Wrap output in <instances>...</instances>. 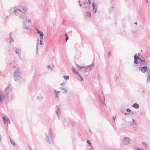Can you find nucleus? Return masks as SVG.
<instances>
[{"label": "nucleus", "mask_w": 150, "mask_h": 150, "mask_svg": "<svg viewBox=\"0 0 150 150\" xmlns=\"http://www.w3.org/2000/svg\"><path fill=\"white\" fill-rule=\"evenodd\" d=\"M9 40H10V43L12 42H14V41L13 40V39L12 38V37H10Z\"/></svg>", "instance_id": "26"}, {"label": "nucleus", "mask_w": 150, "mask_h": 150, "mask_svg": "<svg viewBox=\"0 0 150 150\" xmlns=\"http://www.w3.org/2000/svg\"><path fill=\"white\" fill-rule=\"evenodd\" d=\"M150 81V71L148 72V73L147 75V82L148 83Z\"/></svg>", "instance_id": "18"}, {"label": "nucleus", "mask_w": 150, "mask_h": 150, "mask_svg": "<svg viewBox=\"0 0 150 150\" xmlns=\"http://www.w3.org/2000/svg\"><path fill=\"white\" fill-rule=\"evenodd\" d=\"M16 15L17 16H18L20 18H21L22 20H24L25 21V20L27 22H28L29 24H30V22H31V20L28 19L27 18L23 15H22L21 14H19L18 15V13L16 12Z\"/></svg>", "instance_id": "5"}, {"label": "nucleus", "mask_w": 150, "mask_h": 150, "mask_svg": "<svg viewBox=\"0 0 150 150\" xmlns=\"http://www.w3.org/2000/svg\"><path fill=\"white\" fill-rule=\"evenodd\" d=\"M86 15L87 16L89 17V18L91 16V15L90 12L88 11L86 12Z\"/></svg>", "instance_id": "21"}, {"label": "nucleus", "mask_w": 150, "mask_h": 150, "mask_svg": "<svg viewBox=\"0 0 150 150\" xmlns=\"http://www.w3.org/2000/svg\"><path fill=\"white\" fill-rule=\"evenodd\" d=\"M86 3H88L89 5H90L91 4V0H88V1L86 2Z\"/></svg>", "instance_id": "38"}, {"label": "nucleus", "mask_w": 150, "mask_h": 150, "mask_svg": "<svg viewBox=\"0 0 150 150\" xmlns=\"http://www.w3.org/2000/svg\"><path fill=\"white\" fill-rule=\"evenodd\" d=\"M10 86V85H9L7 86L6 87V88L5 90V92H6L7 90H8L9 89Z\"/></svg>", "instance_id": "32"}, {"label": "nucleus", "mask_w": 150, "mask_h": 150, "mask_svg": "<svg viewBox=\"0 0 150 150\" xmlns=\"http://www.w3.org/2000/svg\"><path fill=\"white\" fill-rule=\"evenodd\" d=\"M94 63H93V64H91L88 66V69L89 68H90V67H93L94 66Z\"/></svg>", "instance_id": "36"}, {"label": "nucleus", "mask_w": 150, "mask_h": 150, "mask_svg": "<svg viewBox=\"0 0 150 150\" xmlns=\"http://www.w3.org/2000/svg\"><path fill=\"white\" fill-rule=\"evenodd\" d=\"M60 89L62 90H64V91H63V93H65L67 92V91L64 88H63L62 87H61L60 88Z\"/></svg>", "instance_id": "22"}, {"label": "nucleus", "mask_w": 150, "mask_h": 150, "mask_svg": "<svg viewBox=\"0 0 150 150\" xmlns=\"http://www.w3.org/2000/svg\"><path fill=\"white\" fill-rule=\"evenodd\" d=\"M15 52L18 55L19 57L21 56V50L17 48H16Z\"/></svg>", "instance_id": "16"}, {"label": "nucleus", "mask_w": 150, "mask_h": 150, "mask_svg": "<svg viewBox=\"0 0 150 150\" xmlns=\"http://www.w3.org/2000/svg\"><path fill=\"white\" fill-rule=\"evenodd\" d=\"M6 18H8V16H6Z\"/></svg>", "instance_id": "63"}, {"label": "nucleus", "mask_w": 150, "mask_h": 150, "mask_svg": "<svg viewBox=\"0 0 150 150\" xmlns=\"http://www.w3.org/2000/svg\"><path fill=\"white\" fill-rule=\"evenodd\" d=\"M11 144H12V145L13 146H15L16 145V144L15 143V142H11Z\"/></svg>", "instance_id": "35"}, {"label": "nucleus", "mask_w": 150, "mask_h": 150, "mask_svg": "<svg viewBox=\"0 0 150 150\" xmlns=\"http://www.w3.org/2000/svg\"><path fill=\"white\" fill-rule=\"evenodd\" d=\"M138 55L139 56V53H138Z\"/></svg>", "instance_id": "61"}, {"label": "nucleus", "mask_w": 150, "mask_h": 150, "mask_svg": "<svg viewBox=\"0 0 150 150\" xmlns=\"http://www.w3.org/2000/svg\"><path fill=\"white\" fill-rule=\"evenodd\" d=\"M9 138L10 139V138H10V136H9Z\"/></svg>", "instance_id": "60"}, {"label": "nucleus", "mask_w": 150, "mask_h": 150, "mask_svg": "<svg viewBox=\"0 0 150 150\" xmlns=\"http://www.w3.org/2000/svg\"><path fill=\"white\" fill-rule=\"evenodd\" d=\"M116 116H115V117H113V119L114 120V121H112L113 122H115V120L116 118Z\"/></svg>", "instance_id": "44"}, {"label": "nucleus", "mask_w": 150, "mask_h": 150, "mask_svg": "<svg viewBox=\"0 0 150 150\" xmlns=\"http://www.w3.org/2000/svg\"><path fill=\"white\" fill-rule=\"evenodd\" d=\"M76 65L79 70H82V71L85 72H87L88 71L91 70V69H89L88 70V67H83L80 66L77 64H76Z\"/></svg>", "instance_id": "7"}, {"label": "nucleus", "mask_w": 150, "mask_h": 150, "mask_svg": "<svg viewBox=\"0 0 150 150\" xmlns=\"http://www.w3.org/2000/svg\"><path fill=\"white\" fill-rule=\"evenodd\" d=\"M92 6L93 8V11H94V13H96L98 7L97 6L95 3L94 2H93L92 3Z\"/></svg>", "instance_id": "13"}, {"label": "nucleus", "mask_w": 150, "mask_h": 150, "mask_svg": "<svg viewBox=\"0 0 150 150\" xmlns=\"http://www.w3.org/2000/svg\"><path fill=\"white\" fill-rule=\"evenodd\" d=\"M65 21V19L63 20V24L64 23Z\"/></svg>", "instance_id": "51"}, {"label": "nucleus", "mask_w": 150, "mask_h": 150, "mask_svg": "<svg viewBox=\"0 0 150 150\" xmlns=\"http://www.w3.org/2000/svg\"><path fill=\"white\" fill-rule=\"evenodd\" d=\"M55 110L58 120H59L60 119V115L61 114V110L59 106L58 105H56Z\"/></svg>", "instance_id": "8"}, {"label": "nucleus", "mask_w": 150, "mask_h": 150, "mask_svg": "<svg viewBox=\"0 0 150 150\" xmlns=\"http://www.w3.org/2000/svg\"><path fill=\"white\" fill-rule=\"evenodd\" d=\"M99 99L100 102L102 104L106 106V105L105 103V99L104 96H103V98L102 97H99Z\"/></svg>", "instance_id": "14"}, {"label": "nucleus", "mask_w": 150, "mask_h": 150, "mask_svg": "<svg viewBox=\"0 0 150 150\" xmlns=\"http://www.w3.org/2000/svg\"><path fill=\"white\" fill-rule=\"evenodd\" d=\"M30 148V150H32V149H31V148Z\"/></svg>", "instance_id": "64"}, {"label": "nucleus", "mask_w": 150, "mask_h": 150, "mask_svg": "<svg viewBox=\"0 0 150 150\" xmlns=\"http://www.w3.org/2000/svg\"><path fill=\"white\" fill-rule=\"evenodd\" d=\"M47 68L50 69L51 71H53V69L52 67H51L50 65H48L47 67Z\"/></svg>", "instance_id": "33"}, {"label": "nucleus", "mask_w": 150, "mask_h": 150, "mask_svg": "<svg viewBox=\"0 0 150 150\" xmlns=\"http://www.w3.org/2000/svg\"><path fill=\"white\" fill-rule=\"evenodd\" d=\"M45 135V140L49 144H50V141H52L54 139V134L51 132H50L47 134L46 133Z\"/></svg>", "instance_id": "2"}, {"label": "nucleus", "mask_w": 150, "mask_h": 150, "mask_svg": "<svg viewBox=\"0 0 150 150\" xmlns=\"http://www.w3.org/2000/svg\"><path fill=\"white\" fill-rule=\"evenodd\" d=\"M65 36H66V38H65V40H66V42L67 41V40H68L69 39V37L68 36V35L66 34H65Z\"/></svg>", "instance_id": "30"}, {"label": "nucleus", "mask_w": 150, "mask_h": 150, "mask_svg": "<svg viewBox=\"0 0 150 150\" xmlns=\"http://www.w3.org/2000/svg\"><path fill=\"white\" fill-rule=\"evenodd\" d=\"M130 140L129 137H125L123 139L122 143L125 145H128L130 144Z\"/></svg>", "instance_id": "6"}, {"label": "nucleus", "mask_w": 150, "mask_h": 150, "mask_svg": "<svg viewBox=\"0 0 150 150\" xmlns=\"http://www.w3.org/2000/svg\"><path fill=\"white\" fill-rule=\"evenodd\" d=\"M130 114V113H124V115H129Z\"/></svg>", "instance_id": "45"}, {"label": "nucleus", "mask_w": 150, "mask_h": 150, "mask_svg": "<svg viewBox=\"0 0 150 150\" xmlns=\"http://www.w3.org/2000/svg\"><path fill=\"white\" fill-rule=\"evenodd\" d=\"M37 100H38V99H39V96H38L37 98Z\"/></svg>", "instance_id": "53"}, {"label": "nucleus", "mask_w": 150, "mask_h": 150, "mask_svg": "<svg viewBox=\"0 0 150 150\" xmlns=\"http://www.w3.org/2000/svg\"><path fill=\"white\" fill-rule=\"evenodd\" d=\"M141 57H139L138 56H137V54H135L134 56V63L135 64H137L139 62L137 61L138 59H140V58Z\"/></svg>", "instance_id": "12"}, {"label": "nucleus", "mask_w": 150, "mask_h": 150, "mask_svg": "<svg viewBox=\"0 0 150 150\" xmlns=\"http://www.w3.org/2000/svg\"><path fill=\"white\" fill-rule=\"evenodd\" d=\"M86 4V3H84V4L85 5Z\"/></svg>", "instance_id": "58"}, {"label": "nucleus", "mask_w": 150, "mask_h": 150, "mask_svg": "<svg viewBox=\"0 0 150 150\" xmlns=\"http://www.w3.org/2000/svg\"><path fill=\"white\" fill-rule=\"evenodd\" d=\"M87 143L88 144V146H91L92 145V144L90 143V141L89 140H87Z\"/></svg>", "instance_id": "28"}, {"label": "nucleus", "mask_w": 150, "mask_h": 150, "mask_svg": "<svg viewBox=\"0 0 150 150\" xmlns=\"http://www.w3.org/2000/svg\"><path fill=\"white\" fill-rule=\"evenodd\" d=\"M131 114L132 115H133L134 114V112L133 111H131Z\"/></svg>", "instance_id": "47"}, {"label": "nucleus", "mask_w": 150, "mask_h": 150, "mask_svg": "<svg viewBox=\"0 0 150 150\" xmlns=\"http://www.w3.org/2000/svg\"><path fill=\"white\" fill-rule=\"evenodd\" d=\"M113 7H111L109 9V13H110L111 11H112L113 10Z\"/></svg>", "instance_id": "31"}, {"label": "nucleus", "mask_w": 150, "mask_h": 150, "mask_svg": "<svg viewBox=\"0 0 150 150\" xmlns=\"http://www.w3.org/2000/svg\"><path fill=\"white\" fill-rule=\"evenodd\" d=\"M1 92L0 91V102L1 103H2V99L1 98Z\"/></svg>", "instance_id": "29"}, {"label": "nucleus", "mask_w": 150, "mask_h": 150, "mask_svg": "<svg viewBox=\"0 0 150 150\" xmlns=\"http://www.w3.org/2000/svg\"><path fill=\"white\" fill-rule=\"evenodd\" d=\"M98 74V78L99 77H100V75H99Z\"/></svg>", "instance_id": "57"}, {"label": "nucleus", "mask_w": 150, "mask_h": 150, "mask_svg": "<svg viewBox=\"0 0 150 150\" xmlns=\"http://www.w3.org/2000/svg\"><path fill=\"white\" fill-rule=\"evenodd\" d=\"M78 2H79V5L80 6V7H81L82 6V4H81L80 3L81 2V1H80L79 0Z\"/></svg>", "instance_id": "43"}, {"label": "nucleus", "mask_w": 150, "mask_h": 150, "mask_svg": "<svg viewBox=\"0 0 150 150\" xmlns=\"http://www.w3.org/2000/svg\"><path fill=\"white\" fill-rule=\"evenodd\" d=\"M126 111L128 112H131V110L129 108H127L126 109Z\"/></svg>", "instance_id": "37"}, {"label": "nucleus", "mask_w": 150, "mask_h": 150, "mask_svg": "<svg viewBox=\"0 0 150 150\" xmlns=\"http://www.w3.org/2000/svg\"><path fill=\"white\" fill-rule=\"evenodd\" d=\"M143 93H144V91H143Z\"/></svg>", "instance_id": "62"}, {"label": "nucleus", "mask_w": 150, "mask_h": 150, "mask_svg": "<svg viewBox=\"0 0 150 150\" xmlns=\"http://www.w3.org/2000/svg\"><path fill=\"white\" fill-rule=\"evenodd\" d=\"M77 75L80 78V81H83V78L81 76V75L79 73H78V74Z\"/></svg>", "instance_id": "23"}, {"label": "nucleus", "mask_w": 150, "mask_h": 150, "mask_svg": "<svg viewBox=\"0 0 150 150\" xmlns=\"http://www.w3.org/2000/svg\"><path fill=\"white\" fill-rule=\"evenodd\" d=\"M10 141L11 143V142H13V141L11 139V138H10Z\"/></svg>", "instance_id": "52"}, {"label": "nucleus", "mask_w": 150, "mask_h": 150, "mask_svg": "<svg viewBox=\"0 0 150 150\" xmlns=\"http://www.w3.org/2000/svg\"><path fill=\"white\" fill-rule=\"evenodd\" d=\"M20 70L19 68H17L16 70L15 71L13 75V78L15 81H17L20 79H21V76L20 74Z\"/></svg>", "instance_id": "3"}, {"label": "nucleus", "mask_w": 150, "mask_h": 150, "mask_svg": "<svg viewBox=\"0 0 150 150\" xmlns=\"http://www.w3.org/2000/svg\"><path fill=\"white\" fill-rule=\"evenodd\" d=\"M134 24H136V25H137V22H135L134 23Z\"/></svg>", "instance_id": "54"}, {"label": "nucleus", "mask_w": 150, "mask_h": 150, "mask_svg": "<svg viewBox=\"0 0 150 150\" xmlns=\"http://www.w3.org/2000/svg\"><path fill=\"white\" fill-rule=\"evenodd\" d=\"M137 150H141L139 148H138V149H136Z\"/></svg>", "instance_id": "55"}, {"label": "nucleus", "mask_w": 150, "mask_h": 150, "mask_svg": "<svg viewBox=\"0 0 150 150\" xmlns=\"http://www.w3.org/2000/svg\"><path fill=\"white\" fill-rule=\"evenodd\" d=\"M71 124L72 126L74 127L75 126V124L73 123V122H71Z\"/></svg>", "instance_id": "39"}, {"label": "nucleus", "mask_w": 150, "mask_h": 150, "mask_svg": "<svg viewBox=\"0 0 150 150\" xmlns=\"http://www.w3.org/2000/svg\"><path fill=\"white\" fill-rule=\"evenodd\" d=\"M42 40H40V45H41L42 44Z\"/></svg>", "instance_id": "40"}, {"label": "nucleus", "mask_w": 150, "mask_h": 150, "mask_svg": "<svg viewBox=\"0 0 150 150\" xmlns=\"http://www.w3.org/2000/svg\"><path fill=\"white\" fill-rule=\"evenodd\" d=\"M1 72H0V75H1Z\"/></svg>", "instance_id": "59"}, {"label": "nucleus", "mask_w": 150, "mask_h": 150, "mask_svg": "<svg viewBox=\"0 0 150 150\" xmlns=\"http://www.w3.org/2000/svg\"><path fill=\"white\" fill-rule=\"evenodd\" d=\"M132 120L133 121V124H136L135 120L134 119H132Z\"/></svg>", "instance_id": "41"}, {"label": "nucleus", "mask_w": 150, "mask_h": 150, "mask_svg": "<svg viewBox=\"0 0 150 150\" xmlns=\"http://www.w3.org/2000/svg\"><path fill=\"white\" fill-rule=\"evenodd\" d=\"M72 69L73 72L76 74H77L78 73V71H76L75 68L74 67H73L72 68Z\"/></svg>", "instance_id": "20"}, {"label": "nucleus", "mask_w": 150, "mask_h": 150, "mask_svg": "<svg viewBox=\"0 0 150 150\" xmlns=\"http://www.w3.org/2000/svg\"><path fill=\"white\" fill-rule=\"evenodd\" d=\"M64 83V82H63V83H62L61 84V86Z\"/></svg>", "instance_id": "56"}, {"label": "nucleus", "mask_w": 150, "mask_h": 150, "mask_svg": "<svg viewBox=\"0 0 150 150\" xmlns=\"http://www.w3.org/2000/svg\"><path fill=\"white\" fill-rule=\"evenodd\" d=\"M13 9V12L16 15V12L18 13V15L21 14L24 16L26 15L27 14L26 12L27 10V8L26 7L21 6L18 8V9H15V8H14Z\"/></svg>", "instance_id": "1"}, {"label": "nucleus", "mask_w": 150, "mask_h": 150, "mask_svg": "<svg viewBox=\"0 0 150 150\" xmlns=\"http://www.w3.org/2000/svg\"><path fill=\"white\" fill-rule=\"evenodd\" d=\"M142 144L144 146H145L146 147V148H148V146H147L148 144L147 143L144 142H142Z\"/></svg>", "instance_id": "24"}, {"label": "nucleus", "mask_w": 150, "mask_h": 150, "mask_svg": "<svg viewBox=\"0 0 150 150\" xmlns=\"http://www.w3.org/2000/svg\"><path fill=\"white\" fill-rule=\"evenodd\" d=\"M3 119L5 124H7V125H8L10 124V122L8 118H7L6 117L4 116L3 117Z\"/></svg>", "instance_id": "11"}, {"label": "nucleus", "mask_w": 150, "mask_h": 150, "mask_svg": "<svg viewBox=\"0 0 150 150\" xmlns=\"http://www.w3.org/2000/svg\"><path fill=\"white\" fill-rule=\"evenodd\" d=\"M22 27L23 29L28 30L29 29V27L30 26V24L28 23L27 25V22H25L24 20H22Z\"/></svg>", "instance_id": "9"}, {"label": "nucleus", "mask_w": 150, "mask_h": 150, "mask_svg": "<svg viewBox=\"0 0 150 150\" xmlns=\"http://www.w3.org/2000/svg\"><path fill=\"white\" fill-rule=\"evenodd\" d=\"M1 136L0 134V142H1Z\"/></svg>", "instance_id": "48"}, {"label": "nucleus", "mask_w": 150, "mask_h": 150, "mask_svg": "<svg viewBox=\"0 0 150 150\" xmlns=\"http://www.w3.org/2000/svg\"><path fill=\"white\" fill-rule=\"evenodd\" d=\"M84 8H87V10H88V9H89V8L90 7V6H84L83 7Z\"/></svg>", "instance_id": "34"}, {"label": "nucleus", "mask_w": 150, "mask_h": 150, "mask_svg": "<svg viewBox=\"0 0 150 150\" xmlns=\"http://www.w3.org/2000/svg\"><path fill=\"white\" fill-rule=\"evenodd\" d=\"M39 40V39H38L37 40L38 42H37V44L36 45V50H37L36 53H38V44Z\"/></svg>", "instance_id": "27"}, {"label": "nucleus", "mask_w": 150, "mask_h": 150, "mask_svg": "<svg viewBox=\"0 0 150 150\" xmlns=\"http://www.w3.org/2000/svg\"><path fill=\"white\" fill-rule=\"evenodd\" d=\"M140 61L138 63L141 66L147 65L148 64V60H145L144 58L143 57H142L141 58H140Z\"/></svg>", "instance_id": "4"}, {"label": "nucleus", "mask_w": 150, "mask_h": 150, "mask_svg": "<svg viewBox=\"0 0 150 150\" xmlns=\"http://www.w3.org/2000/svg\"><path fill=\"white\" fill-rule=\"evenodd\" d=\"M139 69L143 73H145L146 71L148 72V71L147 70L148 69V67L146 66L143 67H139Z\"/></svg>", "instance_id": "10"}, {"label": "nucleus", "mask_w": 150, "mask_h": 150, "mask_svg": "<svg viewBox=\"0 0 150 150\" xmlns=\"http://www.w3.org/2000/svg\"><path fill=\"white\" fill-rule=\"evenodd\" d=\"M146 2H147V3H148V2H149V3H150V2H149V1H148V0H146Z\"/></svg>", "instance_id": "50"}, {"label": "nucleus", "mask_w": 150, "mask_h": 150, "mask_svg": "<svg viewBox=\"0 0 150 150\" xmlns=\"http://www.w3.org/2000/svg\"><path fill=\"white\" fill-rule=\"evenodd\" d=\"M93 146L91 147L89 149V150H93Z\"/></svg>", "instance_id": "46"}, {"label": "nucleus", "mask_w": 150, "mask_h": 150, "mask_svg": "<svg viewBox=\"0 0 150 150\" xmlns=\"http://www.w3.org/2000/svg\"><path fill=\"white\" fill-rule=\"evenodd\" d=\"M37 32L40 35V37H41L40 38V40H42L43 39V37L44 36V34L43 33V32H41V31H40L38 29H37Z\"/></svg>", "instance_id": "15"}, {"label": "nucleus", "mask_w": 150, "mask_h": 150, "mask_svg": "<svg viewBox=\"0 0 150 150\" xmlns=\"http://www.w3.org/2000/svg\"><path fill=\"white\" fill-rule=\"evenodd\" d=\"M107 54H108V57H110L111 56V54H110V52H108L107 53Z\"/></svg>", "instance_id": "42"}, {"label": "nucleus", "mask_w": 150, "mask_h": 150, "mask_svg": "<svg viewBox=\"0 0 150 150\" xmlns=\"http://www.w3.org/2000/svg\"><path fill=\"white\" fill-rule=\"evenodd\" d=\"M12 33V32H11L10 33V37H12V36H11Z\"/></svg>", "instance_id": "49"}, {"label": "nucleus", "mask_w": 150, "mask_h": 150, "mask_svg": "<svg viewBox=\"0 0 150 150\" xmlns=\"http://www.w3.org/2000/svg\"><path fill=\"white\" fill-rule=\"evenodd\" d=\"M63 77L64 79H65L66 80H67V79H69V77L68 76L64 75Z\"/></svg>", "instance_id": "25"}, {"label": "nucleus", "mask_w": 150, "mask_h": 150, "mask_svg": "<svg viewBox=\"0 0 150 150\" xmlns=\"http://www.w3.org/2000/svg\"><path fill=\"white\" fill-rule=\"evenodd\" d=\"M54 93L56 94L55 96L56 98H58V93L60 92V91H57L56 90L54 89Z\"/></svg>", "instance_id": "19"}, {"label": "nucleus", "mask_w": 150, "mask_h": 150, "mask_svg": "<svg viewBox=\"0 0 150 150\" xmlns=\"http://www.w3.org/2000/svg\"><path fill=\"white\" fill-rule=\"evenodd\" d=\"M132 106L134 108L138 109L139 108V106L138 104L137 103H134L132 105Z\"/></svg>", "instance_id": "17"}]
</instances>
